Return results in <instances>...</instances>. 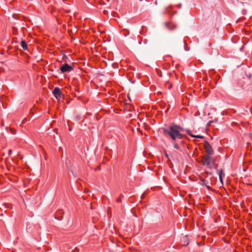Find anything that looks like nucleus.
I'll return each instance as SVG.
<instances>
[{"instance_id":"20e7f679","label":"nucleus","mask_w":252,"mask_h":252,"mask_svg":"<svg viewBox=\"0 0 252 252\" xmlns=\"http://www.w3.org/2000/svg\"><path fill=\"white\" fill-rule=\"evenodd\" d=\"M171 142L175 149L181 151V145L184 143L183 140H171Z\"/></svg>"},{"instance_id":"9d476101","label":"nucleus","mask_w":252,"mask_h":252,"mask_svg":"<svg viewBox=\"0 0 252 252\" xmlns=\"http://www.w3.org/2000/svg\"><path fill=\"white\" fill-rule=\"evenodd\" d=\"M192 137L197 138H203V136L200 135H191Z\"/></svg>"},{"instance_id":"f03ea898","label":"nucleus","mask_w":252,"mask_h":252,"mask_svg":"<svg viewBox=\"0 0 252 252\" xmlns=\"http://www.w3.org/2000/svg\"><path fill=\"white\" fill-rule=\"evenodd\" d=\"M203 165L209 168L214 166L215 162L211 156L207 155L203 158Z\"/></svg>"},{"instance_id":"4468645a","label":"nucleus","mask_w":252,"mask_h":252,"mask_svg":"<svg viewBox=\"0 0 252 252\" xmlns=\"http://www.w3.org/2000/svg\"><path fill=\"white\" fill-rule=\"evenodd\" d=\"M171 7H172V6H169L168 8H167L166 9V12H168V9H169V8H171Z\"/></svg>"},{"instance_id":"6e6552de","label":"nucleus","mask_w":252,"mask_h":252,"mask_svg":"<svg viewBox=\"0 0 252 252\" xmlns=\"http://www.w3.org/2000/svg\"><path fill=\"white\" fill-rule=\"evenodd\" d=\"M217 172L219 176V179L220 182L222 184V178L224 176V174L222 173L221 170H217Z\"/></svg>"},{"instance_id":"0eeeda50","label":"nucleus","mask_w":252,"mask_h":252,"mask_svg":"<svg viewBox=\"0 0 252 252\" xmlns=\"http://www.w3.org/2000/svg\"><path fill=\"white\" fill-rule=\"evenodd\" d=\"M200 184L202 186H206L208 189H211V187L210 186L209 182L206 181L205 179H202L200 181Z\"/></svg>"},{"instance_id":"dca6fc26","label":"nucleus","mask_w":252,"mask_h":252,"mask_svg":"<svg viewBox=\"0 0 252 252\" xmlns=\"http://www.w3.org/2000/svg\"><path fill=\"white\" fill-rule=\"evenodd\" d=\"M144 42L145 43H147V42H146V41H144Z\"/></svg>"},{"instance_id":"ddd939ff","label":"nucleus","mask_w":252,"mask_h":252,"mask_svg":"<svg viewBox=\"0 0 252 252\" xmlns=\"http://www.w3.org/2000/svg\"><path fill=\"white\" fill-rule=\"evenodd\" d=\"M11 153H12V150H9V155H10Z\"/></svg>"},{"instance_id":"2eb2a0df","label":"nucleus","mask_w":252,"mask_h":252,"mask_svg":"<svg viewBox=\"0 0 252 252\" xmlns=\"http://www.w3.org/2000/svg\"><path fill=\"white\" fill-rule=\"evenodd\" d=\"M181 4H179V5H178V7H179V8H181Z\"/></svg>"},{"instance_id":"9b49d317","label":"nucleus","mask_w":252,"mask_h":252,"mask_svg":"<svg viewBox=\"0 0 252 252\" xmlns=\"http://www.w3.org/2000/svg\"><path fill=\"white\" fill-rule=\"evenodd\" d=\"M185 131L187 132V133L190 135V136H191V135H193L192 134H191V131L190 130L188 129H185Z\"/></svg>"},{"instance_id":"f8f14e48","label":"nucleus","mask_w":252,"mask_h":252,"mask_svg":"<svg viewBox=\"0 0 252 252\" xmlns=\"http://www.w3.org/2000/svg\"><path fill=\"white\" fill-rule=\"evenodd\" d=\"M166 25H167V27H168V28H169V29H175V28H176V26H175V25H174V27H173V28H172L170 27V26L171 25V24L167 23L166 24Z\"/></svg>"},{"instance_id":"39448f33","label":"nucleus","mask_w":252,"mask_h":252,"mask_svg":"<svg viewBox=\"0 0 252 252\" xmlns=\"http://www.w3.org/2000/svg\"><path fill=\"white\" fill-rule=\"evenodd\" d=\"M204 149H205L207 155L212 156L213 155V150L208 142H205L204 144Z\"/></svg>"},{"instance_id":"7ed1b4c3","label":"nucleus","mask_w":252,"mask_h":252,"mask_svg":"<svg viewBox=\"0 0 252 252\" xmlns=\"http://www.w3.org/2000/svg\"><path fill=\"white\" fill-rule=\"evenodd\" d=\"M73 69V68L68 65L67 63H64L62 65V66L60 68L61 73H63L65 72H69L71 71Z\"/></svg>"},{"instance_id":"423d86ee","label":"nucleus","mask_w":252,"mask_h":252,"mask_svg":"<svg viewBox=\"0 0 252 252\" xmlns=\"http://www.w3.org/2000/svg\"><path fill=\"white\" fill-rule=\"evenodd\" d=\"M53 94H54V96L57 99H60L62 97V93L61 92L60 89L58 87H56L54 89L53 91Z\"/></svg>"},{"instance_id":"1a4fd4ad","label":"nucleus","mask_w":252,"mask_h":252,"mask_svg":"<svg viewBox=\"0 0 252 252\" xmlns=\"http://www.w3.org/2000/svg\"><path fill=\"white\" fill-rule=\"evenodd\" d=\"M21 45L24 50L27 49V44L25 40H22L21 42Z\"/></svg>"},{"instance_id":"f257e3e1","label":"nucleus","mask_w":252,"mask_h":252,"mask_svg":"<svg viewBox=\"0 0 252 252\" xmlns=\"http://www.w3.org/2000/svg\"><path fill=\"white\" fill-rule=\"evenodd\" d=\"M183 131V127L175 124L170 125L167 128H162L163 133L168 135L171 140H182L184 137V135L181 133Z\"/></svg>"}]
</instances>
